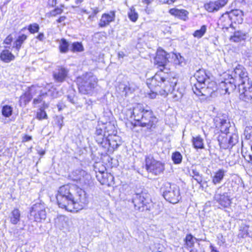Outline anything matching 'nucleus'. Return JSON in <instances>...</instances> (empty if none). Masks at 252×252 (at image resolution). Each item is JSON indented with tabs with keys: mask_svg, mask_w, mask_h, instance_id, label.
I'll return each mask as SVG.
<instances>
[{
	"mask_svg": "<svg viewBox=\"0 0 252 252\" xmlns=\"http://www.w3.org/2000/svg\"><path fill=\"white\" fill-rule=\"evenodd\" d=\"M216 126L220 128L222 134H228L230 132V124L228 120L217 118L215 119Z\"/></svg>",
	"mask_w": 252,
	"mask_h": 252,
	"instance_id": "obj_18",
	"label": "nucleus"
},
{
	"mask_svg": "<svg viewBox=\"0 0 252 252\" xmlns=\"http://www.w3.org/2000/svg\"><path fill=\"white\" fill-rule=\"evenodd\" d=\"M63 12V9L61 7H57L55 8L54 10L50 11V14L51 16L55 17L57 15L61 14Z\"/></svg>",
	"mask_w": 252,
	"mask_h": 252,
	"instance_id": "obj_51",
	"label": "nucleus"
},
{
	"mask_svg": "<svg viewBox=\"0 0 252 252\" xmlns=\"http://www.w3.org/2000/svg\"><path fill=\"white\" fill-rule=\"evenodd\" d=\"M245 138L247 139H250L252 138V126H247L246 127L244 133Z\"/></svg>",
	"mask_w": 252,
	"mask_h": 252,
	"instance_id": "obj_50",
	"label": "nucleus"
},
{
	"mask_svg": "<svg viewBox=\"0 0 252 252\" xmlns=\"http://www.w3.org/2000/svg\"><path fill=\"white\" fill-rule=\"evenodd\" d=\"M227 2V0H217L211 1L204 4V7L209 12H213L219 10L223 7Z\"/></svg>",
	"mask_w": 252,
	"mask_h": 252,
	"instance_id": "obj_15",
	"label": "nucleus"
},
{
	"mask_svg": "<svg viewBox=\"0 0 252 252\" xmlns=\"http://www.w3.org/2000/svg\"><path fill=\"white\" fill-rule=\"evenodd\" d=\"M132 202L135 209L140 212L151 211L154 207L150 194L145 191L134 194L132 196Z\"/></svg>",
	"mask_w": 252,
	"mask_h": 252,
	"instance_id": "obj_5",
	"label": "nucleus"
},
{
	"mask_svg": "<svg viewBox=\"0 0 252 252\" xmlns=\"http://www.w3.org/2000/svg\"><path fill=\"white\" fill-rule=\"evenodd\" d=\"M10 222L14 225L17 224L20 221L21 212L17 208H14L10 213L8 216Z\"/></svg>",
	"mask_w": 252,
	"mask_h": 252,
	"instance_id": "obj_25",
	"label": "nucleus"
},
{
	"mask_svg": "<svg viewBox=\"0 0 252 252\" xmlns=\"http://www.w3.org/2000/svg\"><path fill=\"white\" fill-rule=\"evenodd\" d=\"M115 126L110 123L107 124L106 129L107 130V136L101 146L102 148L109 149L111 148L114 150L117 149L121 144L120 138L116 134H113L114 132Z\"/></svg>",
	"mask_w": 252,
	"mask_h": 252,
	"instance_id": "obj_8",
	"label": "nucleus"
},
{
	"mask_svg": "<svg viewBox=\"0 0 252 252\" xmlns=\"http://www.w3.org/2000/svg\"><path fill=\"white\" fill-rule=\"evenodd\" d=\"M86 174L85 171L82 169H77L73 171L69 177L70 179L74 181H81Z\"/></svg>",
	"mask_w": 252,
	"mask_h": 252,
	"instance_id": "obj_32",
	"label": "nucleus"
},
{
	"mask_svg": "<svg viewBox=\"0 0 252 252\" xmlns=\"http://www.w3.org/2000/svg\"><path fill=\"white\" fill-rule=\"evenodd\" d=\"M69 70L62 66H58L53 71V78L56 83H63L67 78Z\"/></svg>",
	"mask_w": 252,
	"mask_h": 252,
	"instance_id": "obj_13",
	"label": "nucleus"
},
{
	"mask_svg": "<svg viewBox=\"0 0 252 252\" xmlns=\"http://www.w3.org/2000/svg\"><path fill=\"white\" fill-rule=\"evenodd\" d=\"M32 89L33 87L30 88L29 92H26L24 94H23L20 96L19 99V103L21 105L22 104L26 105L28 103H29L31 100L32 98L31 92L32 91Z\"/></svg>",
	"mask_w": 252,
	"mask_h": 252,
	"instance_id": "obj_33",
	"label": "nucleus"
},
{
	"mask_svg": "<svg viewBox=\"0 0 252 252\" xmlns=\"http://www.w3.org/2000/svg\"><path fill=\"white\" fill-rule=\"evenodd\" d=\"M77 84L80 93L84 94H89L96 86L97 79L91 73H87L77 79Z\"/></svg>",
	"mask_w": 252,
	"mask_h": 252,
	"instance_id": "obj_7",
	"label": "nucleus"
},
{
	"mask_svg": "<svg viewBox=\"0 0 252 252\" xmlns=\"http://www.w3.org/2000/svg\"><path fill=\"white\" fill-rule=\"evenodd\" d=\"M210 73L204 69H199L194 74V76L197 82L199 83H205L209 85H213L214 83L210 82Z\"/></svg>",
	"mask_w": 252,
	"mask_h": 252,
	"instance_id": "obj_16",
	"label": "nucleus"
},
{
	"mask_svg": "<svg viewBox=\"0 0 252 252\" xmlns=\"http://www.w3.org/2000/svg\"><path fill=\"white\" fill-rule=\"evenodd\" d=\"M192 143L194 148L195 149H203L204 148V140L200 136L192 137Z\"/></svg>",
	"mask_w": 252,
	"mask_h": 252,
	"instance_id": "obj_35",
	"label": "nucleus"
},
{
	"mask_svg": "<svg viewBox=\"0 0 252 252\" xmlns=\"http://www.w3.org/2000/svg\"><path fill=\"white\" fill-rule=\"evenodd\" d=\"M169 13L176 17L184 20L186 21L188 19L189 12L185 9H178L177 8H172L169 10Z\"/></svg>",
	"mask_w": 252,
	"mask_h": 252,
	"instance_id": "obj_24",
	"label": "nucleus"
},
{
	"mask_svg": "<svg viewBox=\"0 0 252 252\" xmlns=\"http://www.w3.org/2000/svg\"><path fill=\"white\" fill-rule=\"evenodd\" d=\"M231 80L238 86L240 99L249 102L252 99V81L248 77L246 69L237 64L231 74Z\"/></svg>",
	"mask_w": 252,
	"mask_h": 252,
	"instance_id": "obj_2",
	"label": "nucleus"
},
{
	"mask_svg": "<svg viewBox=\"0 0 252 252\" xmlns=\"http://www.w3.org/2000/svg\"><path fill=\"white\" fill-rule=\"evenodd\" d=\"M96 177L102 185H106L109 186L113 184L114 177L110 173L105 172H99L96 175Z\"/></svg>",
	"mask_w": 252,
	"mask_h": 252,
	"instance_id": "obj_19",
	"label": "nucleus"
},
{
	"mask_svg": "<svg viewBox=\"0 0 252 252\" xmlns=\"http://www.w3.org/2000/svg\"><path fill=\"white\" fill-rule=\"evenodd\" d=\"M172 159L175 164H179L182 162V156L179 152H176L173 153L172 155Z\"/></svg>",
	"mask_w": 252,
	"mask_h": 252,
	"instance_id": "obj_47",
	"label": "nucleus"
},
{
	"mask_svg": "<svg viewBox=\"0 0 252 252\" xmlns=\"http://www.w3.org/2000/svg\"><path fill=\"white\" fill-rule=\"evenodd\" d=\"M132 115L140 126L148 129L155 128L158 122L153 111L150 109H145L141 104H137L133 107Z\"/></svg>",
	"mask_w": 252,
	"mask_h": 252,
	"instance_id": "obj_4",
	"label": "nucleus"
},
{
	"mask_svg": "<svg viewBox=\"0 0 252 252\" xmlns=\"http://www.w3.org/2000/svg\"><path fill=\"white\" fill-rule=\"evenodd\" d=\"M69 44L65 38H62L59 42V49L62 53H66L69 50Z\"/></svg>",
	"mask_w": 252,
	"mask_h": 252,
	"instance_id": "obj_37",
	"label": "nucleus"
},
{
	"mask_svg": "<svg viewBox=\"0 0 252 252\" xmlns=\"http://www.w3.org/2000/svg\"><path fill=\"white\" fill-rule=\"evenodd\" d=\"M60 208L68 211L81 209L88 203L85 191L74 185H65L60 187L56 195Z\"/></svg>",
	"mask_w": 252,
	"mask_h": 252,
	"instance_id": "obj_1",
	"label": "nucleus"
},
{
	"mask_svg": "<svg viewBox=\"0 0 252 252\" xmlns=\"http://www.w3.org/2000/svg\"><path fill=\"white\" fill-rule=\"evenodd\" d=\"M230 18L232 20L233 22L235 23H241L243 21L242 16L243 15V12L241 10L239 9H235L231 10L229 12H228Z\"/></svg>",
	"mask_w": 252,
	"mask_h": 252,
	"instance_id": "obj_29",
	"label": "nucleus"
},
{
	"mask_svg": "<svg viewBox=\"0 0 252 252\" xmlns=\"http://www.w3.org/2000/svg\"><path fill=\"white\" fill-rule=\"evenodd\" d=\"M228 134H222L218 137V141L221 148L227 149L230 148Z\"/></svg>",
	"mask_w": 252,
	"mask_h": 252,
	"instance_id": "obj_30",
	"label": "nucleus"
},
{
	"mask_svg": "<svg viewBox=\"0 0 252 252\" xmlns=\"http://www.w3.org/2000/svg\"><path fill=\"white\" fill-rule=\"evenodd\" d=\"M67 99L71 103L74 104L75 103V100L73 97H72L71 96H67Z\"/></svg>",
	"mask_w": 252,
	"mask_h": 252,
	"instance_id": "obj_59",
	"label": "nucleus"
},
{
	"mask_svg": "<svg viewBox=\"0 0 252 252\" xmlns=\"http://www.w3.org/2000/svg\"><path fill=\"white\" fill-rule=\"evenodd\" d=\"M32 139V137L31 136H29L28 135H25L23 137L22 139L23 142H28Z\"/></svg>",
	"mask_w": 252,
	"mask_h": 252,
	"instance_id": "obj_53",
	"label": "nucleus"
},
{
	"mask_svg": "<svg viewBox=\"0 0 252 252\" xmlns=\"http://www.w3.org/2000/svg\"><path fill=\"white\" fill-rule=\"evenodd\" d=\"M248 234V226L247 225L241 226L238 234V238H244Z\"/></svg>",
	"mask_w": 252,
	"mask_h": 252,
	"instance_id": "obj_44",
	"label": "nucleus"
},
{
	"mask_svg": "<svg viewBox=\"0 0 252 252\" xmlns=\"http://www.w3.org/2000/svg\"><path fill=\"white\" fill-rule=\"evenodd\" d=\"M115 17V12L110 11L109 13H104L99 22V26L100 27H105L111 22L114 21Z\"/></svg>",
	"mask_w": 252,
	"mask_h": 252,
	"instance_id": "obj_20",
	"label": "nucleus"
},
{
	"mask_svg": "<svg viewBox=\"0 0 252 252\" xmlns=\"http://www.w3.org/2000/svg\"><path fill=\"white\" fill-rule=\"evenodd\" d=\"M106 129V127L105 128ZM107 130L105 129L103 133V130L101 128L97 127L95 131V138L96 142L101 146L105 140V138L107 136Z\"/></svg>",
	"mask_w": 252,
	"mask_h": 252,
	"instance_id": "obj_26",
	"label": "nucleus"
},
{
	"mask_svg": "<svg viewBox=\"0 0 252 252\" xmlns=\"http://www.w3.org/2000/svg\"><path fill=\"white\" fill-rule=\"evenodd\" d=\"M27 38V36L24 34L19 36L17 40L14 43L13 47L15 48L17 51H19L22 44Z\"/></svg>",
	"mask_w": 252,
	"mask_h": 252,
	"instance_id": "obj_38",
	"label": "nucleus"
},
{
	"mask_svg": "<svg viewBox=\"0 0 252 252\" xmlns=\"http://www.w3.org/2000/svg\"><path fill=\"white\" fill-rule=\"evenodd\" d=\"M165 199L172 204L177 203L181 198L180 188L175 184L165 182L160 189Z\"/></svg>",
	"mask_w": 252,
	"mask_h": 252,
	"instance_id": "obj_6",
	"label": "nucleus"
},
{
	"mask_svg": "<svg viewBox=\"0 0 252 252\" xmlns=\"http://www.w3.org/2000/svg\"><path fill=\"white\" fill-rule=\"evenodd\" d=\"M247 38L246 33L242 31H235L233 35L230 37V40L232 41L238 42L242 40H244Z\"/></svg>",
	"mask_w": 252,
	"mask_h": 252,
	"instance_id": "obj_31",
	"label": "nucleus"
},
{
	"mask_svg": "<svg viewBox=\"0 0 252 252\" xmlns=\"http://www.w3.org/2000/svg\"><path fill=\"white\" fill-rule=\"evenodd\" d=\"M91 10L94 15H96L100 11L99 8L97 7L91 8Z\"/></svg>",
	"mask_w": 252,
	"mask_h": 252,
	"instance_id": "obj_54",
	"label": "nucleus"
},
{
	"mask_svg": "<svg viewBox=\"0 0 252 252\" xmlns=\"http://www.w3.org/2000/svg\"><path fill=\"white\" fill-rule=\"evenodd\" d=\"M177 0H167L166 1H164V3L168 4H171L176 1Z\"/></svg>",
	"mask_w": 252,
	"mask_h": 252,
	"instance_id": "obj_60",
	"label": "nucleus"
},
{
	"mask_svg": "<svg viewBox=\"0 0 252 252\" xmlns=\"http://www.w3.org/2000/svg\"><path fill=\"white\" fill-rule=\"evenodd\" d=\"M125 56V54L123 52H120L118 53V57L119 58H123Z\"/></svg>",
	"mask_w": 252,
	"mask_h": 252,
	"instance_id": "obj_61",
	"label": "nucleus"
},
{
	"mask_svg": "<svg viewBox=\"0 0 252 252\" xmlns=\"http://www.w3.org/2000/svg\"><path fill=\"white\" fill-rule=\"evenodd\" d=\"M66 17L64 16H61L57 20V22L58 23H61L63 22L65 19Z\"/></svg>",
	"mask_w": 252,
	"mask_h": 252,
	"instance_id": "obj_58",
	"label": "nucleus"
},
{
	"mask_svg": "<svg viewBox=\"0 0 252 252\" xmlns=\"http://www.w3.org/2000/svg\"><path fill=\"white\" fill-rule=\"evenodd\" d=\"M228 136L229 137L230 148H232L238 143L239 139L238 135L236 133H233L232 134L229 133H228Z\"/></svg>",
	"mask_w": 252,
	"mask_h": 252,
	"instance_id": "obj_41",
	"label": "nucleus"
},
{
	"mask_svg": "<svg viewBox=\"0 0 252 252\" xmlns=\"http://www.w3.org/2000/svg\"><path fill=\"white\" fill-rule=\"evenodd\" d=\"M214 198L223 207H227L230 204L231 201L228 193L226 191L225 184L217 189Z\"/></svg>",
	"mask_w": 252,
	"mask_h": 252,
	"instance_id": "obj_11",
	"label": "nucleus"
},
{
	"mask_svg": "<svg viewBox=\"0 0 252 252\" xmlns=\"http://www.w3.org/2000/svg\"><path fill=\"white\" fill-rule=\"evenodd\" d=\"M169 54L162 49H158L155 58V63L160 67V71L164 68L168 59Z\"/></svg>",
	"mask_w": 252,
	"mask_h": 252,
	"instance_id": "obj_14",
	"label": "nucleus"
},
{
	"mask_svg": "<svg viewBox=\"0 0 252 252\" xmlns=\"http://www.w3.org/2000/svg\"><path fill=\"white\" fill-rule=\"evenodd\" d=\"M226 172V171L222 168L219 169L215 172L213 175L211 176L212 183L215 185L220 184L224 178Z\"/></svg>",
	"mask_w": 252,
	"mask_h": 252,
	"instance_id": "obj_23",
	"label": "nucleus"
},
{
	"mask_svg": "<svg viewBox=\"0 0 252 252\" xmlns=\"http://www.w3.org/2000/svg\"><path fill=\"white\" fill-rule=\"evenodd\" d=\"M136 86L132 82L121 83L118 87V89L123 95L126 96L135 91Z\"/></svg>",
	"mask_w": 252,
	"mask_h": 252,
	"instance_id": "obj_17",
	"label": "nucleus"
},
{
	"mask_svg": "<svg viewBox=\"0 0 252 252\" xmlns=\"http://www.w3.org/2000/svg\"><path fill=\"white\" fill-rule=\"evenodd\" d=\"M206 30V26L205 25H203L201 26L200 29L195 31L193 35L195 37L200 38L204 35Z\"/></svg>",
	"mask_w": 252,
	"mask_h": 252,
	"instance_id": "obj_43",
	"label": "nucleus"
},
{
	"mask_svg": "<svg viewBox=\"0 0 252 252\" xmlns=\"http://www.w3.org/2000/svg\"><path fill=\"white\" fill-rule=\"evenodd\" d=\"M242 153L245 160L248 162L252 163V145L251 147V151L246 152L244 153L242 151Z\"/></svg>",
	"mask_w": 252,
	"mask_h": 252,
	"instance_id": "obj_48",
	"label": "nucleus"
},
{
	"mask_svg": "<svg viewBox=\"0 0 252 252\" xmlns=\"http://www.w3.org/2000/svg\"><path fill=\"white\" fill-rule=\"evenodd\" d=\"M46 218L45 207L42 204H35L33 205L30 210V215L28 216L29 220H33L35 222H41Z\"/></svg>",
	"mask_w": 252,
	"mask_h": 252,
	"instance_id": "obj_10",
	"label": "nucleus"
},
{
	"mask_svg": "<svg viewBox=\"0 0 252 252\" xmlns=\"http://www.w3.org/2000/svg\"><path fill=\"white\" fill-rule=\"evenodd\" d=\"M84 1V0H75V3L77 5H79V4H81V3H82Z\"/></svg>",
	"mask_w": 252,
	"mask_h": 252,
	"instance_id": "obj_62",
	"label": "nucleus"
},
{
	"mask_svg": "<svg viewBox=\"0 0 252 252\" xmlns=\"http://www.w3.org/2000/svg\"><path fill=\"white\" fill-rule=\"evenodd\" d=\"M189 172L190 176L201 185L203 181V176L200 174L199 170L196 166H192Z\"/></svg>",
	"mask_w": 252,
	"mask_h": 252,
	"instance_id": "obj_28",
	"label": "nucleus"
},
{
	"mask_svg": "<svg viewBox=\"0 0 252 252\" xmlns=\"http://www.w3.org/2000/svg\"><path fill=\"white\" fill-rule=\"evenodd\" d=\"M185 93V89L184 88H177L176 90L175 87H174V90L173 92H171L170 93L173 94L174 98L178 100L182 97Z\"/></svg>",
	"mask_w": 252,
	"mask_h": 252,
	"instance_id": "obj_39",
	"label": "nucleus"
},
{
	"mask_svg": "<svg viewBox=\"0 0 252 252\" xmlns=\"http://www.w3.org/2000/svg\"><path fill=\"white\" fill-rule=\"evenodd\" d=\"M178 79L160 71L157 73L151 79L147 81L149 88L158 92L161 95L167 94L174 90L176 86Z\"/></svg>",
	"mask_w": 252,
	"mask_h": 252,
	"instance_id": "obj_3",
	"label": "nucleus"
},
{
	"mask_svg": "<svg viewBox=\"0 0 252 252\" xmlns=\"http://www.w3.org/2000/svg\"><path fill=\"white\" fill-rule=\"evenodd\" d=\"M70 50L72 52H81L83 51L84 49L81 42H74L71 44Z\"/></svg>",
	"mask_w": 252,
	"mask_h": 252,
	"instance_id": "obj_40",
	"label": "nucleus"
},
{
	"mask_svg": "<svg viewBox=\"0 0 252 252\" xmlns=\"http://www.w3.org/2000/svg\"><path fill=\"white\" fill-rule=\"evenodd\" d=\"M12 111L13 108L11 106L5 105L2 107L1 113L4 117H9L12 115Z\"/></svg>",
	"mask_w": 252,
	"mask_h": 252,
	"instance_id": "obj_42",
	"label": "nucleus"
},
{
	"mask_svg": "<svg viewBox=\"0 0 252 252\" xmlns=\"http://www.w3.org/2000/svg\"><path fill=\"white\" fill-rule=\"evenodd\" d=\"M234 82V81H232L231 80L225 79L224 81L220 82L219 86L222 90L225 91V93H229V91H233L236 88Z\"/></svg>",
	"mask_w": 252,
	"mask_h": 252,
	"instance_id": "obj_27",
	"label": "nucleus"
},
{
	"mask_svg": "<svg viewBox=\"0 0 252 252\" xmlns=\"http://www.w3.org/2000/svg\"><path fill=\"white\" fill-rule=\"evenodd\" d=\"M46 108H44V107H41L36 114V118L38 120H42V119H47V115L45 111H44L45 109Z\"/></svg>",
	"mask_w": 252,
	"mask_h": 252,
	"instance_id": "obj_45",
	"label": "nucleus"
},
{
	"mask_svg": "<svg viewBox=\"0 0 252 252\" xmlns=\"http://www.w3.org/2000/svg\"><path fill=\"white\" fill-rule=\"evenodd\" d=\"M205 83H199L197 82L192 87L193 93L197 96H208L214 92L212 86Z\"/></svg>",
	"mask_w": 252,
	"mask_h": 252,
	"instance_id": "obj_12",
	"label": "nucleus"
},
{
	"mask_svg": "<svg viewBox=\"0 0 252 252\" xmlns=\"http://www.w3.org/2000/svg\"><path fill=\"white\" fill-rule=\"evenodd\" d=\"M49 95L46 92H41L37 97L33 99V103L35 105L42 104L44 108H48L49 102L48 101Z\"/></svg>",
	"mask_w": 252,
	"mask_h": 252,
	"instance_id": "obj_22",
	"label": "nucleus"
},
{
	"mask_svg": "<svg viewBox=\"0 0 252 252\" xmlns=\"http://www.w3.org/2000/svg\"><path fill=\"white\" fill-rule=\"evenodd\" d=\"M0 59L6 63L10 62L14 59V55L7 50H3L0 54Z\"/></svg>",
	"mask_w": 252,
	"mask_h": 252,
	"instance_id": "obj_36",
	"label": "nucleus"
},
{
	"mask_svg": "<svg viewBox=\"0 0 252 252\" xmlns=\"http://www.w3.org/2000/svg\"><path fill=\"white\" fill-rule=\"evenodd\" d=\"M34 226L32 225L31 227L30 226V225L29 224V227H28V230L30 232L33 231L34 230Z\"/></svg>",
	"mask_w": 252,
	"mask_h": 252,
	"instance_id": "obj_63",
	"label": "nucleus"
},
{
	"mask_svg": "<svg viewBox=\"0 0 252 252\" xmlns=\"http://www.w3.org/2000/svg\"><path fill=\"white\" fill-rule=\"evenodd\" d=\"M146 170L155 175H158L164 170V164L153 158L151 156L145 158Z\"/></svg>",
	"mask_w": 252,
	"mask_h": 252,
	"instance_id": "obj_9",
	"label": "nucleus"
},
{
	"mask_svg": "<svg viewBox=\"0 0 252 252\" xmlns=\"http://www.w3.org/2000/svg\"><path fill=\"white\" fill-rule=\"evenodd\" d=\"M233 22L228 13L226 12L220 18L218 24L221 27L222 29H228L232 26Z\"/></svg>",
	"mask_w": 252,
	"mask_h": 252,
	"instance_id": "obj_21",
	"label": "nucleus"
},
{
	"mask_svg": "<svg viewBox=\"0 0 252 252\" xmlns=\"http://www.w3.org/2000/svg\"><path fill=\"white\" fill-rule=\"evenodd\" d=\"M57 4V0H48V4L54 7Z\"/></svg>",
	"mask_w": 252,
	"mask_h": 252,
	"instance_id": "obj_56",
	"label": "nucleus"
},
{
	"mask_svg": "<svg viewBox=\"0 0 252 252\" xmlns=\"http://www.w3.org/2000/svg\"><path fill=\"white\" fill-rule=\"evenodd\" d=\"M194 240H196V238L194 237L191 234H188L186 236L185 238L184 239V247L186 249L191 248L194 247Z\"/></svg>",
	"mask_w": 252,
	"mask_h": 252,
	"instance_id": "obj_34",
	"label": "nucleus"
},
{
	"mask_svg": "<svg viewBox=\"0 0 252 252\" xmlns=\"http://www.w3.org/2000/svg\"><path fill=\"white\" fill-rule=\"evenodd\" d=\"M151 91L152 92V93L150 94V97H151L152 98H155V97H156V95H157L158 94H159V93H158V92H156L155 91H154V90L151 89Z\"/></svg>",
	"mask_w": 252,
	"mask_h": 252,
	"instance_id": "obj_57",
	"label": "nucleus"
},
{
	"mask_svg": "<svg viewBox=\"0 0 252 252\" xmlns=\"http://www.w3.org/2000/svg\"><path fill=\"white\" fill-rule=\"evenodd\" d=\"M39 30V26L36 23L30 24L28 27V30L31 33L37 32Z\"/></svg>",
	"mask_w": 252,
	"mask_h": 252,
	"instance_id": "obj_49",
	"label": "nucleus"
},
{
	"mask_svg": "<svg viewBox=\"0 0 252 252\" xmlns=\"http://www.w3.org/2000/svg\"><path fill=\"white\" fill-rule=\"evenodd\" d=\"M87 109L90 110L92 109V106L91 104H88L86 107Z\"/></svg>",
	"mask_w": 252,
	"mask_h": 252,
	"instance_id": "obj_64",
	"label": "nucleus"
},
{
	"mask_svg": "<svg viewBox=\"0 0 252 252\" xmlns=\"http://www.w3.org/2000/svg\"><path fill=\"white\" fill-rule=\"evenodd\" d=\"M12 37L11 35H9L7 36V37L5 39L4 41V43L6 44H10L12 41Z\"/></svg>",
	"mask_w": 252,
	"mask_h": 252,
	"instance_id": "obj_52",
	"label": "nucleus"
},
{
	"mask_svg": "<svg viewBox=\"0 0 252 252\" xmlns=\"http://www.w3.org/2000/svg\"><path fill=\"white\" fill-rule=\"evenodd\" d=\"M36 38L40 41H43L44 39V34L43 33H40L36 37Z\"/></svg>",
	"mask_w": 252,
	"mask_h": 252,
	"instance_id": "obj_55",
	"label": "nucleus"
},
{
	"mask_svg": "<svg viewBox=\"0 0 252 252\" xmlns=\"http://www.w3.org/2000/svg\"><path fill=\"white\" fill-rule=\"evenodd\" d=\"M128 16L130 20L132 22H135L137 20L138 15L133 6L130 8V11L128 13Z\"/></svg>",
	"mask_w": 252,
	"mask_h": 252,
	"instance_id": "obj_46",
	"label": "nucleus"
}]
</instances>
